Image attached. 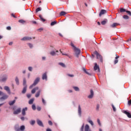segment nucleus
<instances>
[{"instance_id": "62", "label": "nucleus", "mask_w": 131, "mask_h": 131, "mask_svg": "<svg viewBox=\"0 0 131 131\" xmlns=\"http://www.w3.org/2000/svg\"><path fill=\"white\" fill-rule=\"evenodd\" d=\"M42 59L43 60H46V57H42Z\"/></svg>"}, {"instance_id": "64", "label": "nucleus", "mask_w": 131, "mask_h": 131, "mask_svg": "<svg viewBox=\"0 0 131 131\" xmlns=\"http://www.w3.org/2000/svg\"><path fill=\"white\" fill-rule=\"evenodd\" d=\"M33 24H36V21H33Z\"/></svg>"}, {"instance_id": "48", "label": "nucleus", "mask_w": 131, "mask_h": 131, "mask_svg": "<svg viewBox=\"0 0 131 131\" xmlns=\"http://www.w3.org/2000/svg\"><path fill=\"white\" fill-rule=\"evenodd\" d=\"M37 110L38 111H40L41 110V107H40V106L37 107Z\"/></svg>"}, {"instance_id": "56", "label": "nucleus", "mask_w": 131, "mask_h": 131, "mask_svg": "<svg viewBox=\"0 0 131 131\" xmlns=\"http://www.w3.org/2000/svg\"><path fill=\"white\" fill-rule=\"evenodd\" d=\"M128 105H131V99L129 100H128Z\"/></svg>"}, {"instance_id": "41", "label": "nucleus", "mask_w": 131, "mask_h": 131, "mask_svg": "<svg viewBox=\"0 0 131 131\" xmlns=\"http://www.w3.org/2000/svg\"><path fill=\"white\" fill-rule=\"evenodd\" d=\"M18 22L19 23H21L22 24H24V23H25V21L23 19H20V20H18Z\"/></svg>"}, {"instance_id": "32", "label": "nucleus", "mask_w": 131, "mask_h": 131, "mask_svg": "<svg viewBox=\"0 0 131 131\" xmlns=\"http://www.w3.org/2000/svg\"><path fill=\"white\" fill-rule=\"evenodd\" d=\"M66 14V13L65 12V11H61L60 13V16H65Z\"/></svg>"}, {"instance_id": "40", "label": "nucleus", "mask_w": 131, "mask_h": 131, "mask_svg": "<svg viewBox=\"0 0 131 131\" xmlns=\"http://www.w3.org/2000/svg\"><path fill=\"white\" fill-rule=\"evenodd\" d=\"M60 53L63 55V56H67V57H69V55L66 53H63L62 51H61V50H60Z\"/></svg>"}, {"instance_id": "29", "label": "nucleus", "mask_w": 131, "mask_h": 131, "mask_svg": "<svg viewBox=\"0 0 131 131\" xmlns=\"http://www.w3.org/2000/svg\"><path fill=\"white\" fill-rule=\"evenodd\" d=\"M73 89H74L76 92H79V88L77 86H73Z\"/></svg>"}, {"instance_id": "6", "label": "nucleus", "mask_w": 131, "mask_h": 131, "mask_svg": "<svg viewBox=\"0 0 131 131\" xmlns=\"http://www.w3.org/2000/svg\"><path fill=\"white\" fill-rule=\"evenodd\" d=\"M74 51L75 52L76 56L77 58H78V56H79V54H80V50L76 48V47H75Z\"/></svg>"}, {"instance_id": "57", "label": "nucleus", "mask_w": 131, "mask_h": 131, "mask_svg": "<svg viewBox=\"0 0 131 131\" xmlns=\"http://www.w3.org/2000/svg\"><path fill=\"white\" fill-rule=\"evenodd\" d=\"M71 46L73 47V48H74V49H75V47L74 46V45L73 43H71Z\"/></svg>"}, {"instance_id": "19", "label": "nucleus", "mask_w": 131, "mask_h": 131, "mask_svg": "<svg viewBox=\"0 0 131 131\" xmlns=\"http://www.w3.org/2000/svg\"><path fill=\"white\" fill-rule=\"evenodd\" d=\"M38 90V87H36L35 88H34L32 91H31V93L32 94H35V92H36V91H37Z\"/></svg>"}, {"instance_id": "38", "label": "nucleus", "mask_w": 131, "mask_h": 131, "mask_svg": "<svg viewBox=\"0 0 131 131\" xmlns=\"http://www.w3.org/2000/svg\"><path fill=\"white\" fill-rule=\"evenodd\" d=\"M39 11H41V8H40V7H38L36 9V13H38Z\"/></svg>"}, {"instance_id": "63", "label": "nucleus", "mask_w": 131, "mask_h": 131, "mask_svg": "<svg viewBox=\"0 0 131 131\" xmlns=\"http://www.w3.org/2000/svg\"><path fill=\"white\" fill-rule=\"evenodd\" d=\"M9 46H12V45H13V42H9Z\"/></svg>"}, {"instance_id": "27", "label": "nucleus", "mask_w": 131, "mask_h": 131, "mask_svg": "<svg viewBox=\"0 0 131 131\" xmlns=\"http://www.w3.org/2000/svg\"><path fill=\"white\" fill-rule=\"evenodd\" d=\"M15 80L16 84L17 85H19V78H18V77H15Z\"/></svg>"}, {"instance_id": "47", "label": "nucleus", "mask_w": 131, "mask_h": 131, "mask_svg": "<svg viewBox=\"0 0 131 131\" xmlns=\"http://www.w3.org/2000/svg\"><path fill=\"white\" fill-rule=\"evenodd\" d=\"M27 98H28V99L30 98L31 97V94H27Z\"/></svg>"}, {"instance_id": "15", "label": "nucleus", "mask_w": 131, "mask_h": 131, "mask_svg": "<svg viewBox=\"0 0 131 131\" xmlns=\"http://www.w3.org/2000/svg\"><path fill=\"white\" fill-rule=\"evenodd\" d=\"M42 79H43V80H44V79H45V80H48V76H47V73H45L44 74H43L42 76Z\"/></svg>"}, {"instance_id": "5", "label": "nucleus", "mask_w": 131, "mask_h": 131, "mask_svg": "<svg viewBox=\"0 0 131 131\" xmlns=\"http://www.w3.org/2000/svg\"><path fill=\"white\" fill-rule=\"evenodd\" d=\"M94 65V71H96V72H100V67H99V66H98L97 63H95Z\"/></svg>"}, {"instance_id": "53", "label": "nucleus", "mask_w": 131, "mask_h": 131, "mask_svg": "<svg viewBox=\"0 0 131 131\" xmlns=\"http://www.w3.org/2000/svg\"><path fill=\"white\" fill-rule=\"evenodd\" d=\"M68 76H69L70 77H74V75L68 74Z\"/></svg>"}, {"instance_id": "18", "label": "nucleus", "mask_w": 131, "mask_h": 131, "mask_svg": "<svg viewBox=\"0 0 131 131\" xmlns=\"http://www.w3.org/2000/svg\"><path fill=\"white\" fill-rule=\"evenodd\" d=\"M58 50L56 51V52L52 51L50 52V55H51V56H56V53H58Z\"/></svg>"}, {"instance_id": "2", "label": "nucleus", "mask_w": 131, "mask_h": 131, "mask_svg": "<svg viewBox=\"0 0 131 131\" xmlns=\"http://www.w3.org/2000/svg\"><path fill=\"white\" fill-rule=\"evenodd\" d=\"M0 96H3L1 98H0V101H5V100H7L8 98H9V96L4 93V92L0 91Z\"/></svg>"}, {"instance_id": "30", "label": "nucleus", "mask_w": 131, "mask_h": 131, "mask_svg": "<svg viewBox=\"0 0 131 131\" xmlns=\"http://www.w3.org/2000/svg\"><path fill=\"white\" fill-rule=\"evenodd\" d=\"M23 85L24 86H27V85H26V79L25 78L23 80Z\"/></svg>"}, {"instance_id": "60", "label": "nucleus", "mask_w": 131, "mask_h": 131, "mask_svg": "<svg viewBox=\"0 0 131 131\" xmlns=\"http://www.w3.org/2000/svg\"><path fill=\"white\" fill-rule=\"evenodd\" d=\"M46 131H52V130L50 128H47Z\"/></svg>"}, {"instance_id": "23", "label": "nucleus", "mask_w": 131, "mask_h": 131, "mask_svg": "<svg viewBox=\"0 0 131 131\" xmlns=\"http://www.w3.org/2000/svg\"><path fill=\"white\" fill-rule=\"evenodd\" d=\"M41 92V91L39 90L36 94H35V97L36 98H38L39 97V95H40V92Z\"/></svg>"}, {"instance_id": "50", "label": "nucleus", "mask_w": 131, "mask_h": 131, "mask_svg": "<svg viewBox=\"0 0 131 131\" xmlns=\"http://www.w3.org/2000/svg\"><path fill=\"white\" fill-rule=\"evenodd\" d=\"M42 102L44 105H46V100L43 98H42Z\"/></svg>"}, {"instance_id": "9", "label": "nucleus", "mask_w": 131, "mask_h": 131, "mask_svg": "<svg viewBox=\"0 0 131 131\" xmlns=\"http://www.w3.org/2000/svg\"><path fill=\"white\" fill-rule=\"evenodd\" d=\"M78 113L79 116L81 117V106H80V105H78Z\"/></svg>"}, {"instance_id": "45", "label": "nucleus", "mask_w": 131, "mask_h": 131, "mask_svg": "<svg viewBox=\"0 0 131 131\" xmlns=\"http://www.w3.org/2000/svg\"><path fill=\"white\" fill-rule=\"evenodd\" d=\"M83 128H84V124H83V125H82L80 130L81 131H83Z\"/></svg>"}, {"instance_id": "4", "label": "nucleus", "mask_w": 131, "mask_h": 131, "mask_svg": "<svg viewBox=\"0 0 131 131\" xmlns=\"http://www.w3.org/2000/svg\"><path fill=\"white\" fill-rule=\"evenodd\" d=\"M39 79H40L39 77L37 78L34 81V83L30 86V89H32L33 86H35V85H36L38 83V82H39Z\"/></svg>"}, {"instance_id": "13", "label": "nucleus", "mask_w": 131, "mask_h": 131, "mask_svg": "<svg viewBox=\"0 0 131 131\" xmlns=\"http://www.w3.org/2000/svg\"><path fill=\"white\" fill-rule=\"evenodd\" d=\"M8 79V75H4L3 76V78L1 80V81H6Z\"/></svg>"}, {"instance_id": "20", "label": "nucleus", "mask_w": 131, "mask_h": 131, "mask_svg": "<svg viewBox=\"0 0 131 131\" xmlns=\"http://www.w3.org/2000/svg\"><path fill=\"white\" fill-rule=\"evenodd\" d=\"M15 103H16V100H14L13 101H9V104L10 106H13V105Z\"/></svg>"}, {"instance_id": "33", "label": "nucleus", "mask_w": 131, "mask_h": 131, "mask_svg": "<svg viewBox=\"0 0 131 131\" xmlns=\"http://www.w3.org/2000/svg\"><path fill=\"white\" fill-rule=\"evenodd\" d=\"M106 23H107V19L101 21L102 25H105V24H106Z\"/></svg>"}, {"instance_id": "46", "label": "nucleus", "mask_w": 131, "mask_h": 131, "mask_svg": "<svg viewBox=\"0 0 131 131\" xmlns=\"http://www.w3.org/2000/svg\"><path fill=\"white\" fill-rule=\"evenodd\" d=\"M97 122H98V124H99V125L100 126H101V122L100 121V119H97Z\"/></svg>"}, {"instance_id": "42", "label": "nucleus", "mask_w": 131, "mask_h": 131, "mask_svg": "<svg viewBox=\"0 0 131 131\" xmlns=\"http://www.w3.org/2000/svg\"><path fill=\"white\" fill-rule=\"evenodd\" d=\"M32 108L33 110H35L36 109V106H35V104H33L32 106Z\"/></svg>"}, {"instance_id": "51", "label": "nucleus", "mask_w": 131, "mask_h": 131, "mask_svg": "<svg viewBox=\"0 0 131 131\" xmlns=\"http://www.w3.org/2000/svg\"><path fill=\"white\" fill-rule=\"evenodd\" d=\"M48 123L49 125H53V122H52L51 121H49Z\"/></svg>"}, {"instance_id": "59", "label": "nucleus", "mask_w": 131, "mask_h": 131, "mask_svg": "<svg viewBox=\"0 0 131 131\" xmlns=\"http://www.w3.org/2000/svg\"><path fill=\"white\" fill-rule=\"evenodd\" d=\"M30 78V73H28V78Z\"/></svg>"}, {"instance_id": "31", "label": "nucleus", "mask_w": 131, "mask_h": 131, "mask_svg": "<svg viewBox=\"0 0 131 131\" xmlns=\"http://www.w3.org/2000/svg\"><path fill=\"white\" fill-rule=\"evenodd\" d=\"M123 19H125V20H127L129 18V17H128V16L126 15H124L123 16Z\"/></svg>"}, {"instance_id": "10", "label": "nucleus", "mask_w": 131, "mask_h": 131, "mask_svg": "<svg viewBox=\"0 0 131 131\" xmlns=\"http://www.w3.org/2000/svg\"><path fill=\"white\" fill-rule=\"evenodd\" d=\"M4 90L8 92V94L9 95L11 94V90H10V88L8 86H4Z\"/></svg>"}, {"instance_id": "25", "label": "nucleus", "mask_w": 131, "mask_h": 131, "mask_svg": "<svg viewBox=\"0 0 131 131\" xmlns=\"http://www.w3.org/2000/svg\"><path fill=\"white\" fill-rule=\"evenodd\" d=\"M82 70L83 71H84V72H85V73H86V74H88V75H91V74L89 73V72L86 71V69H85V68H83Z\"/></svg>"}, {"instance_id": "28", "label": "nucleus", "mask_w": 131, "mask_h": 131, "mask_svg": "<svg viewBox=\"0 0 131 131\" xmlns=\"http://www.w3.org/2000/svg\"><path fill=\"white\" fill-rule=\"evenodd\" d=\"M39 17L41 21H42V22H45L46 21V19H45V18H42V16L41 15H39Z\"/></svg>"}, {"instance_id": "16", "label": "nucleus", "mask_w": 131, "mask_h": 131, "mask_svg": "<svg viewBox=\"0 0 131 131\" xmlns=\"http://www.w3.org/2000/svg\"><path fill=\"white\" fill-rule=\"evenodd\" d=\"M21 112V108H18L16 110H15L14 112V114H19Z\"/></svg>"}, {"instance_id": "7", "label": "nucleus", "mask_w": 131, "mask_h": 131, "mask_svg": "<svg viewBox=\"0 0 131 131\" xmlns=\"http://www.w3.org/2000/svg\"><path fill=\"white\" fill-rule=\"evenodd\" d=\"M28 108L27 107H25L24 108H23L22 111H21V114L22 115H23V116H25V115H26V111H27L28 110Z\"/></svg>"}, {"instance_id": "11", "label": "nucleus", "mask_w": 131, "mask_h": 131, "mask_svg": "<svg viewBox=\"0 0 131 131\" xmlns=\"http://www.w3.org/2000/svg\"><path fill=\"white\" fill-rule=\"evenodd\" d=\"M37 123L39 125V126L43 127V124L42 123V122H41V121H40L39 119L37 120Z\"/></svg>"}, {"instance_id": "1", "label": "nucleus", "mask_w": 131, "mask_h": 131, "mask_svg": "<svg viewBox=\"0 0 131 131\" xmlns=\"http://www.w3.org/2000/svg\"><path fill=\"white\" fill-rule=\"evenodd\" d=\"M14 129L15 131H24L25 130V126L21 125L20 127L16 124L14 126Z\"/></svg>"}, {"instance_id": "58", "label": "nucleus", "mask_w": 131, "mask_h": 131, "mask_svg": "<svg viewBox=\"0 0 131 131\" xmlns=\"http://www.w3.org/2000/svg\"><path fill=\"white\" fill-rule=\"evenodd\" d=\"M11 16L13 17V18H16V16H15V15L13 13L11 14Z\"/></svg>"}, {"instance_id": "37", "label": "nucleus", "mask_w": 131, "mask_h": 131, "mask_svg": "<svg viewBox=\"0 0 131 131\" xmlns=\"http://www.w3.org/2000/svg\"><path fill=\"white\" fill-rule=\"evenodd\" d=\"M28 46H29L30 49H32V48H33V45L32 43H28Z\"/></svg>"}, {"instance_id": "39", "label": "nucleus", "mask_w": 131, "mask_h": 131, "mask_svg": "<svg viewBox=\"0 0 131 131\" xmlns=\"http://www.w3.org/2000/svg\"><path fill=\"white\" fill-rule=\"evenodd\" d=\"M88 122L89 123H90V124H91V125H94V122H93V121H92L91 120H88Z\"/></svg>"}, {"instance_id": "61", "label": "nucleus", "mask_w": 131, "mask_h": 131, "mask_svg": "<svg viewBox=\"0 0 131 131\" xmlns=\"http://www.w3.org/2000/svg\"><path fill=\"white\" fill-rule=\"evenodd\" d=\"M23 73L24 74H25L26 73V71H25V70L23 71Z\"/></svg>"}, {"instance_id": "49", "label": "nucleus", "mask_w": 131, "mask_h": 131, "mask_svg": "<svg viewBox=\"0 0 131 131\" xmlns=\"http://www.w3.org/2000/svg\"><path fill=\"white\" fill-rule=\"evenodd\" d=\"M126 12L127 13V14L128 15H129V16H131V12L130 11L127 10V11H126Z\"/></svg>"}, {"instance_id": "52", "label": "nucleus", "mask_w": 131, "mask_h": 131, "mask_svg": "<svg viewBox=\"0 0 131 131\" xmlns=\"http://www.w3.org/2000/svg\"><path fill=\"white\" fill-rule=\"evenodd\" d=\"M28 70H29V71H32V67H29L28 68Z\"/></svg>"}, {"instance_id": "3", "label": "nucleus", "mask_w": 131, "mask_h": 131, "mask_svg": "<svg viewBox=\"0 0 131 131\" xmlns=\"http://www.w3.org/2000/svg\"><path fill=\"white\" fill-rule=\"evenodd\" d=\"M94 54L96 55L97 59H99L100 62H103V57H102V55L98 53L97 51L94 52Z\"/></svg>"}, {"instance_id": "17", "label": "nucleus", "mask_w": 131, "mask_h": 131, "mask_svg": "<svg viewBox=\"0 0 131 131\" xmlns=\"http://www.w3.org/2000/svg\"><path fill=\"white\" fill-rule=\"evenodd\" d=\"M32 38L30 37H24L22 39H21V40H30V39H32Z\"/></svg>"}, {"instance_id": "43", "label": "nucleus", "mask_w": 131, "mask_h": 131, "mask_svg": "<svg viewBox=\"0 0 131 131\" xmlns=\"http://www.w3.org/2000/svg\"><path fill=\"white\" fill-rule=\"evenodd\" d=\"M112 108L113 109V111L115 112L116 111V108H115V106L113 104L112 105Z\"/></svg>"}, {"instance_id": "26", "label": "nucleus", "mask_w": 131, "mask_h": 131, "mask_svg": "<svg viewBox=\"0 0 131 131\" xmlns=\"http://www.w3.org/2000/svg\"><path fill=\"white\" fill-rule=\"evenodd\" d=\"M118 26V24L117 23H114L112 25H111V27H112L113 28H114L116 27V26Z\"/></svg>"}, {"instance_id": "12", "label": "nucleus", "mask_w": 131, "mask_h": 131, "mask_svg": "<svg viewBox=\"0 0 131 131\" xmlns=\"http://www.w3.org/2000/svg\"><path fill=\"white\" fill-rule=\"evenodd\" d=\"M106 13H107V11L103 10V9L101 10L99 13V17H101V16H102V15H104V14H106Z\"/></svg>"}, {"instance_id": "44", "label": "nucleus", "mask_w": 131, "mask_h": 131, "mask_svg": "<svg viewBox=\"0 0 131 131\" xmlns=\"http://www.w3.org/2000/svg\"><path fill=\"white\" fill-rule=\"evenodd\" d=\"M59 65H60V66H61L62 67H65V64L62 62H60L59 63Z\"/></svg>"}, {"instance_id": "24", "label": "nucleus", "mask_w": 131, "mask_h": 131, "mask_svg": "<svg viewBox=\"0 0 131 131\" xmlns=\"http://www.w3.org/2000/svg\"><path fill=\"white\" fill-rule=\"evenodd\" d=\"M33 102H34V98H32L29 101V104L30 105H31L32 104H33Z\"/></svg>"}, {"instance_id": "55", "label": "nucleus", "mask_w": 131, "mask_h": 131, "mask_svg": "<svg viewBox=\"0 0 131 131\" xmlns=\"http://www.w3.org/2000/svg\"><path fill=\"white\" fill-rule=\"evenodd\" d=\"M20 119H21L23 121H24V120H25V118H24V117H21L20 118Z\"/></svg>"}, {"instance_id": "21", "label": "nucleus", "mask_w": 131, "mask_h": 131, "mask_svg": "<svg viewBox=\"0 0 131 131\" xmlns=\"http://www.w3.org/2000/svg\"><path fill=\"white\" fill-rule=\"evenodd\" d=\"M116 58H115V60L114 61V64H117V63H118V60L117 59H118V58H119V56L118 55H117V54H116Z\"/></svg>"}, {"instance_id": "14", "label": "nucleus", "mask_w": 131, "mask_h": 131, "mask_svg": "<svg viewBox=\"0 0 131 131\" xmlns=\"http://www.w3.org/2000/svg\"><path fill=\"white\" fill-rule=\"evenodd\" d=\"M123 113H124V114H126V115H127V117H128V118H131V114L130 113H129V112L126 111H124L123 112Z\"/></svg>"}, {"instance_id": "54", "label": "nucleus", "mask_w": 131, "mask_h": 131, "mask_svg": "<svg viewBox=\"0 0 131 131\" xmlns=\"http://www.w3.org/2000/svg\"><path fill=\"white\" fill-rule=\"evenodd\" d=\"M7 30H11V27H10V26L7 27Z\"/></svg>"}, {"instance_id": "34", "label": "nucleus", "mask_w": 131, "mask_h": 131, "mask_svg": "<svg viewBox=\"0 0 131 131\" xmlns=\"http://www.w3.org/2000/svg\"><path fill=\"white\" fill-rule=\"evenodd\" d=\"M120 12L121 13H124V12H126V10L123 8H120Z\"/></svg>"}, {"instance_id": "8", "label": "nucleus", "mask_w": 131, "mask_h": 131, "mask_svg": "<svg viewBox=\"0 0 131 131\" xmlns=\"http://www.w3.org/2000/svg\"><path fill=\"white\" fill-rule=\"evenodd\" d=\"M94 97V91L93 90H90V95L88 96L89 99H93Z\"/></svg>"}, {"instance_id": "35", "label": "nucleus", "mask_w": 131, "mask_h": 131, "mask_svg": "<svg viewBox=\"0 0 131 131\" xmlns=\"http://www.w3.org/2000/svg\"><path fill=\"white\" fill-rule=\"evenodd\" d=\"M56 24H57V21H52V22L51 23V26H54V25H56Z\"/></svg>"}, {"instance_id": "36", "label": "nucleus", "mask_w": 131, "mask_h": 131, "mask_svg": "<svg viewBox=\"0 0 131 131\" xmlns=\"http://www.w3.org/2000/svg\"><path fill=\"white\" fill-rule=\"evenodd\" d=\"M30 123L31 125H34V124L35 123V121L34 120H32L30 122Z\"/></svg>"}, {"instance_id": "22", "label": "nucleus", "mask_w": 131, "mask_h": 131, "mask_svg": "<svg viewBox=\"0 0 131 131\" xmlns=\"http://www.w3.org/2000/svg\"><path fill=\"white\" fill-rule=\"evenodd\" d=\"M26 91H27V86H24V88L22 91V93L25 94V93H26Z\"/></svg>"}]
</instances>
